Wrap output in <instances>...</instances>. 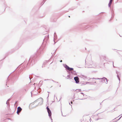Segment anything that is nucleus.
I'll use <instances>...</instances> for the list:
<instances>
[{
    "label": "nucleus",
    "instance_id": "nucleus-34",
    "mask_svg": "<svg viewBox=\"0 0 122 122\" xmlns=\"http://www.w3.org/2000/svg\"><path fill=\"white\" fill-rule=\"evenodd\" d=\"M112 63H113V67H115V66H114V64H113V62H112Z\"/></svg>",
    "mask_w": 122,
    "mask_h": 122
},
{
    "label": "nucleus",
    "instance_id": "nucleus-10",
    "mask_svg": "<svg viewBox=\"0 0 122 122\" xmlns=\"http://www.w3.org/2000/svg\"><path fill=\"white\" fill-rule=\"evenodd\" d=\"M112 12V17H111V19L110 20H112L114 18V14L113 12H112V10H111Z\"/></svg>",
    "mask_w": 122,
    "mask_h": 122
},
{
    "label": "nucleus",
    "instance_id": "nucleus-58",
    "mask_svg": "<svg viewBox=\"0 0 122 122\" xmlns=\"http://www.w3.org/2000/svg\"><path fill=\"white\" fill-rule=\"evenodd\" d=\"M52 63V62H51V64Z\"/></svg>",
    "mask_w": 122,
    "mask_h": 122
},
{
    "label": "nucleus",
    "instance_id": "nucleus-5",
    "mask_svg": "<svg viewBox=\"0 0 122 122\" xmlns=\"http://www.w3.org/2000/svg\"><path fill=\"white\" fill-rule=\"evenodd\" d=\"M49 35H47L45 36V37L44 38L43 40V42L42 43V44H43V43L44 42H47L48 41V40L49 39Z\"/></svg>",
    "mask_w": 122,
    "mask_h": 122
},
{
    "label": "nucleus",
    "instance_id": "nucleus-1",
    "mask_svg": "<svg viewBox=\"0 0 122 122\" xmlns=\"http://www.w3.org/2000/svg\"><path fill=\"white\" fill-rule=\"evenodd\" d=\"M40 52V50H39L37 51L35 54L31 56L30 57L28 62L26 64V62L25 61L24 62L18 67L15 69V70L17 71L16 74L21 71L23 69L26 67L27 66L28 67L31 66H32L37 62L40 56V54L41 52Z\"/></svg>",
    "mask_w": 122,
    "mask_h": 122
},
{
    "label": "nucleus",
    "instance_id": "nucleus-16",
    "mask_svg": "<svg viewBox=\"0 0 122 122\" xmlns=\"http://www.w3.org/2000/svg\"><path fill=\"white\" fill-rule=\"evenodd\" d=\"M71 73L72 74H73L74 75H75L76 74V73L75 71H71Z\"/></svg>",
    "mask_w": 122,
    "mask_h": 122
},
{
    "label": "nucleus",
    "instance_id": "nucleus-19",
    "mask_svg": "<svg viewBox=\"0 0 122 122\" xmlns=\"http://www.w3.org/2000/svg\"><path fill=\"white\" fill-rule=\"evenodd\" d=\"M52 80L53 82H56V81L53 80L52 79H47V80H46V79H45L44 80V81H46V80Z\"/></svg>",
    "mask_w": 122,
    "mask_h": 122
},
{
    "label": "nucleus",
    "instance_id": "nucleus-15",
    "mask_svg": "<svg viewBox=\"0 0 122 122\" xmlns=\"http://www.w3.org/2000/svg\"><path fill=\"white\" fill-rule=\"evenodd\" d=\"M100 58L101 59L102 58L104 60H106V56H103L100 57Z\"/></svg>",
    "mask_w": 122,
    "mask_h": 122
},
{
    "label": "nucleus",
    "instance_id": "nucleus-7",
    "mask_svg": "<svg viewBox=\"0 0 122 122\" xmlns=\"http://www.w3.org/2000/svg\"><path fill=\"white\" fill-rule=\"evenodd\" d=\"M116 72L117 74V78L118 79V80L119 81V83L120 82V76H121V74L119 72L117 71H116Z\"/></svg>",
    "mask_w": 122,
    "mask_h": 122
},
{
    "label": "nucleus",
    "instance_id": "nucleus-54",
    "mask_svg": "<svg viewBox=\"0 0 122 122\" xmlns=\"http://www.w3.org/2000/svg\"><path fill=\"white\" fill-rule=\"evenodd\" d=\"M6 8H5V10L6 9Z\"/></svg>",
    "mask_w": 122,
    "mask_h": 122
},
{
    "label": "nucleus",
    "instance_id": "nucleus-18",
    "mask_svg": "<svg viewBox=\"0 0 122 122\" xmlns=\"http://www.w3.org/2000/svg\"><path fill=\"white\" fill-rule=\"evenodd\" d=\"M70 76V75H67V77H68V78H66V79H71V77L70 76Z\"/></svg>",
    "mask_w": 122,
    "mask_h": 122
},
{
    "label": "nucleus",
    "instance_id": "nucleus-44",
    "mask_svg": "<svg viewBox=\"0 0 122 122\" xmlns=\"http://www.w3.org/2000/svg\"><path fill=\"white\" fill-rule=\"evenodd\" d=\"M69 105H71L70 104V103L69 102Z\"/></svg>",
    "mask_w": 122,
    "mask_h": 122
},
{
    "label": "nucleus",
    "instance_id": "nucleus-61",
    "mask_svg": "<svg viewBox=\"0 0 122 122\" xmlns=\"http://www.w3.org/2000/svg\"><path fill=\"white\" fill-rule=\"evenodd\" d=\"M52 63V62H51V64Z\"/></svg>",
    "mask_w": 122,
    "mask_h": 122
},
{
    "label": "nucleus",
    "instance_id": "nucleus-45",
    "mask_svg": "<svg viewBox=\"0 0 122 122\" xmlns=\"http://www.w3.org/2000/svg\"><path fill=\"white\" fill-rule=\"evenodd\" d=\"M117 118V117L115 118H114V119H113V120H114V119H116V118Z\"/></svg>",
    "mask_w": 122,
    "mask_h": 122
},
{
    "label": "nucleus",
    "instance_id": "nucleus-49",
    "mask_svg": "<svg viewBox=\"0 0 122 122\" xmlns=\"http://www.w3.org/2000/svg\"><path fill=\"white\" fill-rule=\"evenodd\" d=\"M68 16L69 17H70V16Z\"/></svg>",
    "mask_w": 122,
    "mask_h": 122
},
{
    "label": "nucleus",
    "instance_id": "nucleus-32",
    "mask_svg": "<svg viewBox=\"0 0 122 122\" xmlns=\"http://www.w3.org/2000/svg\"><path fill=\"white\" fill-rule=\"evenodd\" d=\"M50 59L46 61H47V62H48L50 61Z\"/></svg>",
    "mask_w": 122,
    "mask_h": 122
},
{
    "label": "nucleus",
    "instance_id": "nucleus-8",
    "mask_svg": "<svg viewBox=\"0 0 122 122\" xmlns=\"http://www.w3.org/2000/svg\"><path fill=\"white\" fill-rule=\"evenodd\" d=\"M54 44H55V43H56V42H55L54 41V40H56L57 39V36L56 35V33L55 32L54 33Z\"/></svg>",
    "mask_w": 122,
    "mask_h": 122
},
{
    "label": "nucleus",
    "instance_id": "nucleus-56",
    "mask_svg": "<svg viewBox=\"0 0 122 122\" xmlns=\"http://www.w3.org/2000/svg\"><path fill=\"white\" fill-rule=\"evenodd\" d=\"M120 116V115L119 116H118V117H119V116Z\"/></svg>",
    "mask_w": 122,
    "mask_h": 122
},
{
    "label": "nucleus",
    "instance_id": "nucleus-11",
    "mask_svg": "<svg viewBox=\"0 0 122 122\" xmlns=\"http://www.w3.org/2000/svg\"><path fill=\"white\" fill-rule=\"evenodd\" d=\"M63 65L64 67L65 68L66 70H68L69 67L66 64L65 65L64 64H63Z\"/></svg>",
    "mask_w": 122,
    "mask_h": 122
},
{
    "label": "nucleus",
    "instance_id": "nucleus-25",
    "mask_svg": "<svg viewBox=\"0 0 122 122\" xmlns=\"http://www.w3.org/2000/svg\"><path fill=\"white\" fill-rule=\"evenodd\" d=\"M122 117V115L120 117V118H119V119H118V120H117V121H118L119 120H120V119H121V118Z\"/></svg>",
    "mask_w": 122,
    "mask_h": 122
},
{
    "label": "nucleus",
    "instance_id": "nucleus-37",
    "mask_svg": "<svg viewBox=\"0 0 122 122\" xmlns=\"http://www.w3.org/2000/svg\"><path fill=\"white\" fill-rule=\"evenodd\" d=\"M110 2H112V0H110L109 1Z\"/></svg>",
    "mask_w": 122,
    "mask_h": 122
},
{
    "label": "nucleus",
    "instance_id": "nucleus-6",
    "mask_svg": "<svg viewBox=\"0 0 122 122\" xmlns=\"http://www.w3.org/2000/svg\"><path fill=\"white\" fill-rule=\"evenodd\" d=\"M74 79L75 81V82L76 83L78 84L79 82V79L77 76L75 77L74 78Z\"/></svg>",
    "mask_w": 122,
    "mask_h": 122
},
{
    "label": "nucleus",
    "instance_id": "nucleus-14",
    "mask_svg": "<svg viewBox=\"0 0 122 122\" xmlns=\"http://www.w3.org/2000/svg\"><path fill=\"white\" fill-rule=\"evenodd\" d=\"M82 26H84L83 28L85 29H87V28L89 27H88L89 26V25H82Z\"/></svg>",
    "mask_w": 122,
    "mask_h": 122
},
{
    "label": "nucleus",
    "instance_id": "nucleus-41",
    "mask_svg": "<svg viewBox=\"0 0 122 122\" xmlns=\"http://www.w3.org/2000/svg\"><path fill=\"white\" fill-rule=\"evenodd\" d=\"M92 64V63H91V64H90V65H91Z\"/></svg>",
    "mask_w": 122,
    "mask_h": 122
},
{
    "label": "nucleus",
    "instance_id": "nucleus-50",
    "mask_svg": "<svg viewBox=\"0 0 122 122\" xmlns=\"http://www.w3.org/2000/svg\"><path fill=\"white\" fill-rule=\"evenodd\" d=\"M82 76H84V75H82Z\"/></svg>",
    "mask_w": 122,
    "mask_h": 122
},
{
    "label": "nucleus",
    "instance_id": "nucleus-17",
    "mask_svg": "<svg viewBox=\"0 0 122 122\" xmlns=\"http://www.w3.org/2000/svg\"><path fill=\"white\" fill-rule=\"evenodd\" d=\"M74 69V68H71L69 67V68L68 69V70L69 71H70L72 70H73Z\"/></svg>",
    "mask_w": 122,
    "mask_h": 122
},
{
    "label": "nucleus",
    "instance_id": "nucleus-24",
    "mask_svg": "<svg viewBox=\"0 0 122 122\" xmlns=\"http://www.w3.org/2000/svg\"><path fill=\"white\" fill-rule=\"evenodd\" d=\"M46 0H43V3L41 5H42L44 4V3L46 1Z\"/></svg>",
    "mask_w": 122,
    "mask_h": 122
},
{
    "label": "nucleus",
    "instance_id": "nucleus-28",
    "mask_svg": "<svg viewBox=\"0 0 122 122\" xmlns=\"http://www.w3.org/2000/svg\"><path fill=\"white\" fill-rule=\"evenodd\" d=\"M10 98H9V99L8 100H7V101L8 102H9V101L10 100Z\"/></svg>",
    "mask_w": 122,
    "mask_h": 122
},
{
    "label": "nucleus",
    "instance_id": "nucleus-4",
    "mask_svg": "<svg viewBox=\"0 0 122 122\" xmlns=\"http://www.w3.org/2000/svg\"><path fill=\"white\" fill-rule=\"evenodd\" d=\"M93 79H98V80H101L102 79V80L103 81H104V82L106 83L107 84L108 82V81L109 80L107 79L105 77H103L102 78H94L93 77L92 78Z\"/></svg>",
    "mask_w": 122,
    "mask_h": 122
},
{
    "label": "nucleus",
    "instance_id": "nucleus-22",
    "mask_svg": "<svg viewBox=\"0 0 122 122\" xmlns=\"http://www.w3.org/2000/svg\"><path fill=\"white\" fill-rule=\"evenodd\" d=\"M19 112V111H18V110H17V111L16 113H17V114L19 115V112Z\"/></svg>",
    "mask_w": 122,
    "mask_h": 122
},
{
    "label": "nucleus",
    "instance_id": "nucleus-40",
    "mask_svg": "<svg viewBox=\"0 0 122 122\" xmlns=\"http://www.w3.org/2000/svg\"><path fill=\"white\" fill-rule=\"evenodd\" d=\"M55 82V83H58V82H57L56 81V82Z\"/></svg>",
    "mask_w": 122,
    "mask_h": 122
},
{
    "label": "nucleus",
    "instance_id": "nucleus-31",
    "mask_svg": "<svg viewBox=\"0 0 122 122\" xmlns=\"http://www.w3.org/2000/svg\"><path fill=\"white\" fill-rule=\"evenodd\" d=\"M81 91V89H79L78 90V92H79Z\"/></svg>",
    "mask_w": 122,
    "mask_h": 122
},
{
    "label": "nucleus",
    "instance_id": "nucleus-62",
    "mask_svg": "<svg viewBox=\"0 0 122 122\" xmlns=\"http://www.w3.org/2000/svg\"><path fill=\"white\" fill-rule=\"evenodd\" d=\"M86 60H85V62L86 63Z\"/></svg>",
    "mask_w": 122,
    "mask_h": 122
},
{
    "label": "nucleus",
    "instance_id": "nucleus-3",
    "mask_svg": "<svg viewBox=\"0 0 122 122\" xmlns=\"http://www.w3.org/2000/svg\"><path fill=\"white\" fill-rule=\"evenodd\" d=\"M46 109L47 110V112L48 113V116L51 119V120H52V119L51 117V110L49 108L48 106H47L46 107Z\"/></svg>",
    "mask_w": 122,
    "mask_h": 122
},
{
    "label": "nucleus",
    "instance_id": "nucleus-12",
    "mask_svg": "<svg viewBox=\"0 0 122 122\" xmlns=\"http://www.w3.org/2000/svg\"><path fill=\"white\" fill-rule=\"evenodd\" d=\"M22 109V108L20 107H19L17 108V110H18L19 112H21Z\"/></svg>",
    "mask_w": 122,
    "mask_h": 122
},
{
    "label": "nucleus",
    "instance_id": "nucleus-39",
    "mask_svg": "<svg viewBox=\"0 0 122 122\" xmlns=\"http://www.w3.org/2000/svg\"><path fill=\"white\" fill-rule=\"evenodd\" d=\"M60 61L61 62H62V60H61Z\"/></svg>",
    "mask_w": 122,
    "mask_h": 122
},
{
    "label": "nucleus",
    "instance_id": "nucleus-57",
    "mask_svg": "<svg viewBox=\"0 0 122 122\" xmlns=\"http://www.w3.org/2000/svg\"><path fill=\"white\" fill-rule=\"evenodd\" d=\"M112 122L111 121H110V122Z\"/></svg>",
    "mask_w": 122,
    "mask_h": 122
},
{
    "label": "nucleus",
    "instance_id": "nucleus-47",
    "mask_svg": "<svg viewBox=\"0 0 122 122\" xmlns=\"http://www.w3.org/2000/svg\"><path fill=\"white\" fill-rule=\"evenodd\" d=\"M59 87H61V85H60L59 86Z\"/></svg>",
    "mask_w": 122,
    "mask_h": 122
},
{
    "label": "nucleus",
    "instance_id": "nucleus-13",
    "mask_svg": "<svg viewBox=\"0 0 122 122\" xmlns=\"http://www.w3.org/2000/svg\"><path fill=\"white\" fill-rule=\"evenodd\" d=\"M112 2H110L109 1V3L108 4V6L109 7H110V9H111V5L112 4Z\"/></svg>",
    "mask_w": 122,
    "mask_h": 122
},
{
    "label": "nucleus",
    "instance_id": "nucleus-59",
    "mask_svg": "<svg viewBox=\"0 0 122 122\" xmlns=\"http://www.w3.org/2000/svg\"><path fill=\"white\" fill-rule=\"evenodd\" d=\"M52 63V62H51V64Z\"/></svg>",
    "mask_w": 122,
    "mask_h": 122
},
{
    "label": "nucleus",
    "instance_id": "nucleus-2",
    "mask_svg": "<svg viewBox=\"0 0 122 122\" xmlns=\"http://www.w3.org/2000/svg\"><path fill=\"white\" fill-rule=\"evenodd\" d=\"M10 76L8 77L6 81V84L9 83L10 84L14 83L15 80L16 79L18 76L17 75L14 74V73L12 74H10Z\"/></svg>",
    "mask_w": 122,
    "mask_h": 122
},
{
    "label": "nucleus",
    "instance_id": "nucleus-60",
    "mask_svg": "<svg viewBox=\"0 0 122 122\" xmlns=\"http://www.w3.org/2000/svg\"><path fill=\"white\" fill-rule=\"evenodd\" d=\"M52 63V62H51V64Z\"/></svg>",
    "mask_w": 122,
    "mask_h": 122
},
{
    "label": "nucleus",
    "instance_id": "nucleus-64",
    "mask_svg": "<svg viewBox=\"0 0 122 122\" xmlns=\"http://www.w3.org/2000/svg\"><path fill=\"white\" fill-rule=\"evenodd\" d=\"M121 115H122V114Z\"/></svg>",
    "mask_w": 122,
    "mask_h": 122
},
{
    "label": "nucleus",
    "instance_id": "nucleus-42",
    "mask_svg": "<svg viewBox=\"0 0 122 122\" xmlns=\"http://www.w3.org/2000/svg\"><path fill=\"white\" fill-rule=\"evenodd\" d=\"M24 90L25 91H26V90L25 89H24Z\"/></svg>",
    "mask_w": 122,
    "mask_h": 122
},
{
    "label": "nucleus",
    "instance_id": "nucleus-46",
    "mask_svg": "<svg viewBox=\"0 0 122 122\" xmlns=\"http://www.w3.org/2000/svg\"><path fill=\"white\" fill-rule=\"evenodd\" d=\"M98 120V118L96 120Z\"/></svg>",
    "mask_w": 122,
    "mask_h": 122
},
{
    "label": "nucleus",
    "instance_id": "nucleus-26",
    "mask_svg": "<svg viewBox=\"0 0 122 122\" xmlns=\"http://www.w3.org/2000/svg\"><path fill=\"white\" fill-rule=\"evenodd\" d=\"M17 101H16L15 103V105H17Z\"/></svg>",
    "mask_w": 122,
    "mask_h": 122
},
{
    "label": "nucleus",
    "instance_id": "nucleus-21",
    "mask_svg": "<svg viewBox=\"0 0 122 122\" xmlns=\"http://www.w3.org/2000/svg\"><path fill=\"white\" fill-rule=\"evenodd\" d=\"M57 50V49H56V50L55 51V52L54 53H53V54L52 55V56H51V58H50V59H51V57H52V56H53V54H54V55H55V54L56 52V51Z\"/></svg>",
    "mask_w": 122,
    "mask_h": 122
},
{
    "label": "nucleus",
    "instance_id": "nucleus-35",
    "mask_svg": "<svg viewBox=\"0 0 122 122\" xmlns=\"http://www.w3.org/2000/svg\"><path fill=\"white\" fill-rule=\"evenodd\" d=\"M31 97H32V92H31Z\"/></svg>",
    "mask_w": 122,
    "mask_h": 122
},
{
    "label": "nucleus",
    "instance_id": "nucleus-51",
    "mask_svg": "<svg viewBox=\"0 0 122 122\" xmlns=\"http://www.w3.org/2000/svg\"><path fill=\"white\" fill-rule=\"evenodd\" d=\"M100 104H101L102 103H101L100 102Z\"/></svg>",
    "mask_w": 122,
    "mask_h": 122
},
{
    "label": "nucleus",
    "instance_id": "nucleus-55",
    "mask_svg": "<svg viewBox=\"0 0 122 122\" xmlns=\"http://www.w3.org/2000/svg\"><path fill=\"white\" fill-rule=\"evenodd\" d=\"M81 99V100H83V99Z\"/></svg>",
    "mask_w": 122,
    "mask_h": 122
},
{
    "label": "nucleus",
    "instance_id": "nucleus-27",
    "mask_svg": "<svg viewBox=\"0 0 122 122\" xmlns=\"http://www.w3.org/2000/svg\"><path fill=\"white\" fill-rule=\"evenodd\" d=\"M61 113H62V115L63 116V117H65L66 116V115H63V114H62V111H61Z\"/></svg>",
    "mask_w": 122,
    "mask_h": 122
},
{
    "label": "nucleus",
    "instance_id": "nucleus-53",
    "mask_svg": "<svg viewBox=\"0 0 122 122\" xmlns=\"http://www.w3.org/2000/svg\"><path fill=\"white\" fill-rule=\"evenodd\" d=\"M87 68H91V67H87Z\"/></svg>",
    "mask_w": 122,
    "mask_h": 122
},
{
    "label": "nucleus",
    "instance_id": "nucleus-63",
    "mask_svg": "<svg viewBox=\"0 0 122 122\" xmlns=\"http://www.w3.org/2000/svg\"><path fill=\"white\" fill-rule=\"evenodd\" d=\"M42 67H43V66H42Z\"/></svg>",
    "mask_w": 122,
    "mask_h": 122
},
{
    "label": "nucleus",
    "instance_id": "nucleus-36",
    "mask_svg": "<svg viewBox=\"0 0 122 122\" xmlns=\"http://www.w3.org/2000/svg\"><path fill=\"white\" fill-rule=\"evenodd\" d=\"M103 13H104V12H101V13H100V14H103Z\"/></svg>",
    "mask_w": 122,
    "mask_h": 122
},
{
    "label": "nucleus",
    "instance_id": "nucleus-43",
    "mask_svg": "<svg viewBox=\"0 0 122 122\" xmlns=\"http://www.w3.org/2000/svg\"><path fill=\"white\" fill-rule=\"evenodd\" d=\"M85 50H86V48H85Z\"/></svg>",
    "mask_w": 122,
    "mask_h": 122
},
{
    "label": "nucleus",
    "instance_id": "nucleus-30",
    "mask_svg": "<svg viewBox=\"0 0 122 122\" xmlns=\"http://www.w3.org/2000/svg\"><path fill=\"white\" fill-rule=\"evenodd\" d=\"M29 75V78L30 79V80L31 79V78H30V75Z\"/></svg>",
    "mask_w": 122,
    "mask_h": 122
},
{
    "label": "nucleus",
    "instance_id": "nucleus-20",
    "mask_svg": "<svg viewBox=\"0 0 122 122\" xmlns=\"http://www.w3.org/2000/svg\"><path fill=\"white\" fill-rule=\"evenodd\" d=\"M86 83H81V86H83V85H85L86 84Z\"/></svg>",
    "mask_w": 122,
    "mask_h": 122
},
{
    "label": "nucleus",
    "instance_id": "nucleus-52",
    "mask_svg": "<svg viewBox=\"0 0 122 122\" xmlns=\"http://www.w3.org/2000/svg\"><path fill=\"white\" fill-rule=\"evenodd\" d=\"M48 92V93H49V92Z\"/></svg>",
    "mask_w": 122,
    "mask_h": 122
},
{
    "label": "nucleus",
    "instance_id": "nucleus-48",
    "mask_svg": "<svg viewBox=\"0 0 122 122\" xmlns=\"http://www.w3.org/2000/svg\"><path fill=\"white\" fill-rule=\"evenodd\" d=\"M51 122H52V121L51 120Z\"/></svg>",
    "mask_w": 122,
    "mask_h": 122
},
{
    "label": "nucleus",
    "instance_id": "nucleus-9",
    "mask_svg": "<svg viewBox=\"0 0 122 122\" xmlns=\"http://www.w3.org/2000/svg\"><path fill=\"white\" fill-rule=\"evenodd\" d=\"M40 100L41 101V102L42 103L43 102V98H39L36 100L34 102L35 103L36 102H37L39 101Z\"/></svg>",
    "mask_w": 122,
    "mask_h": 122
},
{
    "label": "nucleus",
    "instance_id": "nucleus-23",
    "mask_svg": "<svg viewBox=\"0 0 122 122\" xmlns=\"http://www.w3.org/2000/svg\"><path fill=\"white\" fill-rule=\"evenodd\" d=\"M6 103L7 104V105L8 106L9 105V107L10 106V105L9 104V103L8 102V101H7Z\"/></svg>",
    "mask_w": 122,
    "mask_h": 122
},
{
    "label": "nucleus",
    "instance_id": "nucleus-38",
    "mask_svg": "<svg viewBox=\"0 0 122 122\" xmlns=\"http://www.w3.org/2000/svg\"><path fill=\"white\" fill-rule=\"evenodd\" d=\"M71 104H72V101H71Z\"/></svg>",
    "mask_w": 122,
    "mask_h": 122
},
{
    "label": "nucleus",
    "instance_id": "nucleus-33",
    "mask_svg": "<svg viewBox=\"0 0 122 122\" xmlns=\"http://www.w3.org/2000/svg\"><path fill=\"white\" fill-rule=\"evenodd\" d=\"M49 94L48 93V96L47 97V99L48 100V97H49Z\"/></svg>",
    "mask_w": 122,
    "mask_h": 122
},
{
    "label": "nucleus",
    "instance_id": "nucleus-29",
    "mask_svg": "<svg viewBox=\"0 0 122 122\" xmlns=\"http://www.w3.org/2000/svg\"><path fill=\"white\" fill-rule=\"evenodd\" d=\"M80 93H81V94H82L83 95V96H84V94L83 93H82V92H81Z\"/></svg>",
    "mask_w": 122,
    "mask_h": 122
}]
</instances>
